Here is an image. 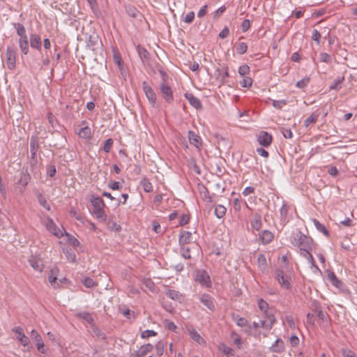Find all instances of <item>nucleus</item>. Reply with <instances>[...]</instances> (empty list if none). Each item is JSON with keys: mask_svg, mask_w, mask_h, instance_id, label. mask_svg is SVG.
<instances>
[{"mask_svg": "<svg viewBox=\"0 0 357 357\" xmlns=\"http://www.w3.org/2000/svg\"><path fill=\"white\" fill-rule=\"evenodd\" d=\"M160 90L165 101L168 104H171L174 101L173 91L171 86L167 83L161 82L160 84Z\"/></svg>", "mask_w": 357, "mask_h": 357, "instance_id": "5", "label": "nucleus"}, {"mask_svg": "<svg viewBox=\"0 0 357 357\" xmlns=\"http://www.w3.org/2000/svg\"><path fill=\"white\" fill-rule=\"evenodd\" d=\"M236 52L238 54L242 55V54H245L247 52L248 45H247V44L245 43L241 42V43L237 44V45L236 47Z\"/></svg>", "mask_w": 357, "mask_h": 357, "instance_id": "43", "label": "nucleus"}, {"mask_svg": "<svg viewBox=\"0 0 357 357\" xmlns=\"http://www.w3.org/2000/svg\"><path fill=\"white\" fill-rule=\"evenodd\" d=\"M77 134L82 139H89L91 136V130L89 126H85L79 130Z\"/></svg>", "mask_w": 357, "mask_h": 357, "instance_id": "28", "label": "nucleus"}, {"mask_svg": "<svg viewBox=\"0 0 357 357\" xmlns=\"http://www.w3.org/2000/svg\"><path fill=\"white\" fill-rule=\"evenodd\" d=\"M29 264L32 268H33L36 271H41L42 268L38 261L35 259H30L29 260Z\"/></svg>", "mask_w": 357, "mask_h": 357, "instance_id": "54", "label": "nucleus"}, {"mask_svg": "<svg viewBox=\"0 0 357 357\" xmlns=\"http://www.w3.org/2000/svg\"><path fill=\"white\" fill-rule=\"evenodd\" d=\"M309 82H310V78L307 77H305L303 79L298 81L296 84V86L298 88L304 89L305 86H307V85L308 84Z\"/></svg>", "mask_w": 357, "mask_h": 357, "instance_id": "51", "label": "nucleus"}, {"mask_svg": "<svg viewBox=\"0 0 357 357\" xmlns=\"http://www.w3.org/2000/svg\"><path fill=\"white\" fill-rule=\"evenodd\" d=\"M320 61L329 63L331 62V56L329 54L322 52L319 54Z\"/></svg>", "mask_w": 357, "mask_h": 357, "instance_id": "52", "label": "nucleus"}, {"mask_svg": "<svg viewBox=\"0 0 357 357\" xmlns=\"http://www.w3.org/2000/svg\"><path fill=\"white\" fill-rule=\"evenodd\" d=\"M83 284L87 288H91L97 286V283L91 278H86L83 280Z\"/></svg>", "mask_w": 357, "mask_h": 357, "instance_id": "50", "label": "nucleus"}, {"mask_svg": "<svg viewBox=\"0 0 357 357\" xmlns=\"http://www.w3.org/2000/svg\"><path fill=\"white\" fill-rule=\"evenodd\" d=\"M56 173V168L55 165L54 163L50 164L47 167V176H49L50 178H53L55 176Z\"/></svg>", "mask_w": 357, "mask_h": 357, "instance_id": "45", "label": "nucleus"}, {"mask_svg": "<svg viewBox=\"0 0 357 357\" xmlns=\"http://www.w3.org/2000/svg\"><path fill=\"white\" fill-rule=\"evenodd\" d=\"M181 256L185 259H190L191 258L190 250L189 248H184L182 246L181 249Z\"/></svg>", "mask_w": 357, "mask_h": 357, "instance_id": "61", "label": "nucleus"}, {"mask_svg": "<svg viewBox=\"0 0 357 357\" xmlns=\"http://www.w3.org/2000/svg\"><path fill=\"white\" fill-rule=\"evenodd\" d=\"M157 335V333L153 330H146L141 333L142 338H149Z\"/></svg>", "mask_w": 357, "mask_h": 357, "instance_id": "56", "label": "nucleus"}, {"mask_svg": "<svg viewBox=\"0 0 357 357\" xmlns=\"http://www.w3.org/2000/svg\"><path fill=\"white\" fill-rule=\"evenodd\" d=\"M192 233L188 231H181L178 238V243L181 246L190 243L191 241Z\"/></svg>", "mask_w": 357, "mask_h": 357, "instance_id": "20", "label": "nucleus"}, {"mask_svg": "<svg viewBox=\"0 0 357 357\" xmlns=\"http://www.w3.org/2000/svg\"><path fill=\"white\" fill-rule=\"evenodd\" d=\"M17 340L20 342V344L24 347H27L28 349L32 348L31 345L30 339L26 335H21V337H17Z\"/></svg>", "mask_w": 357, "mask_h": 357, "instance_id": "34", "label": "nucleus"}, {"mask_svg": "<svg viewBox=\"0 0 357 357\" xmlns=\"http://www.w3.org/2000/svg\"><path fill=\"white\" fill-rule=\"evenodd\" d=\"M91 329H92L93 333H94V335L96 337H98V338H100L101 340H106V338H107L106 334L105 333H103L100 328H99L98 326H96V324L91 327Z\"/></svg>", "mask_w": 357, "mask_h": 357, "instance_id": "38", "label": "nucleus"}, {"mask_svg": "<svg viewBox=\"0 0 357 357\" xmlns=\"http://www.w3.org/2000/svg\"><path fill=\"white\" fill-rule=\"evenodd\" d=\"M153 349V346L150 343H147L141 346L139 350V352H141V354L143 356H145L149 352L151 351Z\"/></svg>", "mask_w": 357, "mask_h": 357, "instance_id": "41", "label": "nucleus"}, {"mask_svg": "<svg viewBox=\"0 0 357 357\" xmlns=\"http://www.w3.org/2000/svg\"><path fill=\"white\" fill-rule=\"evenodd\" d=\"M155 349L157 351V354L160 356L163 354L164 352V344L162 341L158 342L155 344Z\"/></svg>", "mask_w": 357, "mask_h": 357, "instance_id": "62", "label": "nucleus"}, {"mask_svg": "<svg viewBox=\"0 0 357 357\" xmlns=\"http://www.w3.org/2000/svg\"><path fill=\"white\" fill-rule=\"evenodd\" d=\"M90 202L93 207V214L100 222H105L107 215L104 210L105 204L102 197L92 195Z\"/></svg>", "mask_w": 357, "mask_h": 357, "instance_id": "3", "label": "nucleus"}, {"mask_svg": "<svg viewBox=\"0 0 357 357\" xmlns=\"http://www.w3.org/2000/svg\"><path fill=\"white\" fill-rule=\"evenodd\" d=\"M188 135L189 142L192 145L197 148H199L202 145V139L195 132L189 130Z\"/></svg>", "mask_w": 357, "mask_h": 357, "instance_id": "18", "label": "nucleus"}, {"mask_svg": "<svg viewBox=\"0 0 357 357\" xmlns=\"http://www.w3.org/2000/svg\"><path fill=\"white\" fill-rule=\"evenodd\" d=\"M321 38V33L317 30H313L312 39L316 42L317 45L320 44V38Z\"/></svg>", "mask_w": 357, "mask_h": 357, "instance_id": "63", "label": "nucleus"}, {"mask_svg": "<svg viewBox=\"0 0 357 357\" xmlns=\"http://www.w3.org/2000/svg\"><path fill=\"white\" fill-rule=\"evenodd\" d=\"M234 318V321L238 326L243 327L248 325V320L245 318L241 317L239 315H236Z\"/></svg>", "mask_w": 357, "mask_h": 357, "instance_id": "47", "label": "nucleus"}, {"mask_svg": "<svg viewBox=\"0 0 357 357\" xmlns=\"http://www.w3.org/2000/svg\"><path fill=\"white\" fill-rule=\"evenodd\" d=\"M226 211L227 208L224 206L218 204L216 206L214 213L218 218H222L225 215Z\"/></svg>", "mask_w": 357, "mask_h": 357, "instance_id": "33", "label": "nucleus"}, {"mask_svg": "<svg viewBox=\"0 0 357 357\" xmlns=\"http://www.w3.org/2000/svg\"><path fill=\"white\" fill-rule=\"evenodd\" d=\"M184 96L188 100L192 107L199 110L202 109V104L200 100L195 97L192 93H185Z\"/></svg>", "mask_w": 357, "mask_h": 357, "instance_id": "14", "label": "nucleus"}, {"mask_svg": "<svg viewBox=\"0 0 357 357\" xmlns=\"http://www.w3.org/2000/svg\"><path fill=\"white\" fill-rule=\"evenodd\" d=\"M278 283L281 286V287L289 290L291 289V284L289 282V277L288 275H285L283 279H281L278 281Z\"/></svg>", "mask_w": 357, "mask_h": 357, "instance_id": "37", "label": "nucleus"}, {"mask_svg": "<svg viewBox=\"0 0 357 357\" xmlns=\"http://www.w3.org/2000/svg\"><path fill=\"white\" fill-rule=\"evenodd\" d=\"M138 55L142 59V62L149 61L150 59V54L149 52L142 45H138L137 47Z\"/></svg>", "mask_w": 357, "mask_h": 357, "instance_id": "22", "label": "nucleus"}, {"mask_svg": "<svg viewBox=\"0 0 357 357\" xmlns=\"http://www.w3.org/2000/svg\"><path fill=\"white\" fill-rule=\"evenodd\" d=\"M13 26L16 30V33L18 36L26 34V29L24 26L21 23H14Z\"/></svg>", "mask_w": 357, "mask_h": 357, "instance_id": "40", "label": "nucleus"}, {"mask_svg": "<svg viewBox=\"0 0 357 357\" xmlns=\"http://www.w3.org/2000/svg\"><path fill=\"white\" fill-rule=\"evenodd\" d=\"M200 302L204 305L208 309L211 311H214L215 305L213 302V298L209 294H202L199 298Z\"/></svg>", "mask_w": 357, "mask_h": 357, "instance_id": "15", "label": "nucleus"}, {"mask_svg": "<svg viewBox=\"0 0 357 357\" xmlns=\"http://www.w3.org/2000/svg\"><path fill=\"white\" fill-rule=\"evenodd\" d=\"M113 144L114 140L112 138L107 139L104 143L103 151L105 153H109L113 146Z\"/></svg>", "mask_w": 357, "mask_h": 357, "instance_id": "49", "label": "nucleus"}, {"mask_svg": "<svg viewBox=\"0 0 357 357\" xmlns=\"http://www.w3.org/2000/svg\"><path fill=\"white\" fill-rule=\"evenodd\" d=\"M64 253L68 260L72 262H75L76 260V255L72 249H66L64 250Z\"/></svg>", "mask_w": 357, "mask_h": 357, "instance_id": "48", "label": "nucleus"}, {"mask_svg": "<svg viewBox=\"0 0 357 357\" xmlns=\"http://www.w3.org/2000/svg\"><path fill=\"white\" fill-rule=\"evenodd\" d=\"M141 185L143 187V189L146 192H150L153 191V185L152 183L149 181V178L146 177H144L141 181Z\"/></svg>", "mask_w": 357, "mask_h": 357, "instance_id": "32", "label": "nucleus"}, {"mask_svg": "<svg viewBox=\"0 0 357 357\" xmlns=\"http://www.w3.org/2000/svg\"><path fill=\"white\" fill-rule=\"evenodd\" d=\"M253 229L259 231L261 227V218L259 214L255 215V218L250 222Z\"/></svg>", "mask_w": 357, "mask_h": 357, "instance_id": "29", "label": "nucleus"}, {"mask_svg": "<svg viewBox=\"0 0 357 357\" xmlns=\"http://www.w3.org/2000/svg\"><path fill=\"white\" fill-rule=\"evenodd\" d=\"M259 239L264 245L270 243L273 239V234L269 230H264L259 234Z\"/></svg>", "mask_w": 357, "mask_h": 357, "instance_id": "21", "label": "nucleus"}, {"mask_svg": "<svg viewBox=\"0 0 357 357\" xmlns=\"http://www.w3.org/2000/svg\"><path fill=\"white\" fill-rule=\"evenodd\" d=\"M86 47L93 51H95L98 48L99 42H100L98 35L94 32L86 38Z\"/></svg>", "mask_w": 357, "mask_h": 357, "instance_id": "11", "label": "nucleus"}, {"mask_svg": "<svg viewBox=\"0 0 357 357\" xmlns=\"http://www.w3.org/2000/svg\"><path fill=\"white\" fill-rule=\"evenodd\" d=\"M19 43V47L22 53L24 55L28 54L29 52V40H26L25 42L22 41H18Z\"/></svg>", "mask_w": 357, "mask_h": 357, "instance_id": "39", "label": "nucleus"}, {"mask_svg": "<svg viewBox=\"0 0 357 357\" xmlns=\"http://www.w3.org/2000/svg\"><path fill=\"white\" fill-rule=\"evenodd\" d=\"M343 79L344 77H342V79H338L335 80L334 83L330 86L329 89L331 90H339L341 88L340 84L342 82Z\"/></svg>", "mask_w": 357, "mask_h": 357, "instance_id": "59", "label": "nucleus"}, {"mask_svg": "<svg viewBox=\"0 0 357 357\" xmlns=\"http://www.w3.org/2000/svg\"><path fill=\"white\" fill-rule=\"evenodd\" d=\"M257 141L263 147H268L273 142V136L266 131H260L257 135Z\"/></svg>", "mask_w": 357, "mask_h": 357, "instance_id": "7", "label": "nucleus"}, {"mask_svg": "<svg viewBox=\"0 0 357 357\" xmlns=\"http://www.w3.org/2000/svg\"><path fill=\"white\" fill-rule=\"evenodd\" d=\"M30 158H29V165L31 171L34 172L36 170L39 169L40 166L42 165L40 162L39 164L37 153L40 149V144L38 137L36 135H33L30 138Z\"/></svg>", "mask_w": 357, "mask_h": 357, "instance_id": "1", "label": "nucleus"}, {"mask_svg": "<svg viewBox=\"0 0 357 357\" xmlns=\"http://www.w3.org/2000/svg\"><path fill=\"white\" fill-rule=\"evenodd\" d=\"M287 101L286 100H273V106L278 109H282V107L287 105Z\"/></svg>", "mask_w": 357, "mask_h": 357, "instance_id": "55", "label": "nucleus"}, {"mask_svg": "<svg viewBox=\"0 0 357 357\" xmlns=\"http://www.w3.org/2000/svg\"><path fill=\"white\" fill-rule=\"evenodd\" d=\"M258 266L261 271H264L267 269L268 264L265 255L259 254L257 257Z\"/></svg>", "mask_w": 357, "mask_h": 357, "instance_id": "30", "label": "nucleus"}, {"mask_svg": "<svg viewBox=\"0 0 357 357\" xmlns=\"http://www.w3.org/2000/svg\"><path fill=\"white\" fill-rule=\"evenodd\" d=\"M195 281L202 286L209 287L211 286V279L208 273L205 270H199L197 272Z\"/></svg>", "mask_w": 357, "mask_h": 357, "instance_id": "9", "label": "nucleus"}, {"mask_svg": "<svg viewBox=\"0 0 357 357\" xmlns=\"http://www.w3.org/2000/svg\"><path fill=\"white\" fill-rule=\"evenodd\" d=\"M189 335L191 337V339H192L195 342H197L199 344L204 342V339L197 333V331L193 328H192L191 329L189 330Z\"/></svg>", "mask_w": 357, "mask_h": 357, "instance_id": "26", "label": "nucleus"}, {"mask_svg": "<svg viewBox=\"0 0 357 357\" xmlns=\"http://www.w3.org/2000/svg\"><path fill=\"white\" fill-rule=\"evenodd\" d=\"M165 294L167 297L174 301H181L182 299V294L178 291L169 289Z\"/></svg>", "mask_w": 357, "mask_h": 357, "instance_id": "27", "label": "nucleus"}, {"mask_svg": "<svg viewBox=\"0 0 357 357\" xmlns=\"http://www.w3.org/2000/svg\"><path fill=\"white\" fill-rule=\"evenodd\" d=\"M291 243L301 248V251L312 250L316 245L313 239L298 231L291 240Z\"/></svg>", "mask_w": 357, "mask_h": 357, "instance_id": "2", "label": "nucleus"}, {"mask_svg": "<svg viewBox=\"0 0 357 357\" xmlns=\"http://www.w3.org/2000/svg\"><path fill=\"white\" fill-rule=\"evenodd\" d=\"M199 193L202 199L204 201L213 202L212 198L210 196L209 191L204 185L199 187Z\"/></svg>", "mask_w": 357, "mask_h": 357, "instance_id": "24", "label": "nucleus"}, {"mask_svg": "<svg viewBox=\"0 0 357 357\" xmlns=\"http://www.w3.org/2000/svg\"><path fill=\"white\" fill-rule=\"evenodd\" d=\"M312 222L316 227V229L323 233L326 237H328L330 236L329 231L327 229V228L322 225L319 221H318L317 219L314 218L312 219Z\"/></svg>", "mask_w": 357, "mask_h": 357, "instance_id": "25", "label": "nucleus"}, {"mask_svg": "<svg viewBox=\"0 0 357 357\" xmlns=\"http://www.w3.org/2000/svg\"><path fill=\"white\" fill-rule=\"evenodd\" d=\"M30 47L39 52L42 50V41L40 36L37 33H31L29 35Z\"/></svg>", "mask_w": 357, "mask_h": 357, "instance_id": "12", "label": "nucleus"}, {"mask_svg": "<svg viewBox=\"0 0 357 357\" xmlns=\"http://www.w3.org/2000/svg\"><path fill=\"white\" fill-rule=\"evenodd\" d=\"M271 352L281 354L285 350V345L284 341L278 338L275 340V343L268 348Z\"/></svg>", "mask_w": 357, "mask_h": 357, "instance_id": "16", "label": "nucleus"}, {"mask_svg": "<svg viewBox=\"0 0 357 357\" xmlns=\"http://www.w3.org/2000/svg\"><path fill=\"white\" fill-rule=\"evenodd\" d=\"M317 317L319 321V324L322 327H327L329 324L328 319L329 318V315L326 312H324L323 311H319L317 313Z\"/></svg>", "mask_w": 357, "mask_h": 357, "instance_id": "23", "label": "nucleus"}, {"mask_svg": "<svg viewBox=\"0 0 357 357\" xmlns=\"http://www.w3.org/2000/svg\"><path fill=\"white\" fill-rule=\"evenodd\" d=\"M37 199L39 204L44 207L46 210L50 211V205L47 203L45 197L40 192L36 194Z\"/></svg>", "mask_w": 357, "mask_h": 357, "instance_id": "31", "label": "nucleus"}, {"mask_svg": "<svg viewBox=\"0 0 357 357\" xmlns=\"http://www.w3.org/2000/svg\"><path fill=\"white\" fill-rule=\"evenodd\" d=\"M327 278L329 282L335 287L341 288L343 283L335 275V273L331 271H327Z\"/></svg>", "mask_w": 357, "mask_h": 357, "instance_id": "19", "label": "nucleus"}, {"mask_svg": "<svg viewBox=\"0 0 357 357\" xmlns=\"http://www.w3.org/2000/svg\"><path fill=\"white\" fill-rule=\"evenodd\" d=\"M108 228L116 232L120 231L121 230V227L119 224L115 222H111L110 220L108 222Z\"/></svg>", "mask_w": 357, "mask_h": 357, "instance_id": "53", "label": "nucleus"}, {"mask_svg": "<svg viewBox=\"0 0 357 357\" xmlns=\"http://www.w3.org/2000/svg\"><path fill=\"white\" fill-rule=\"evenodd\" d=\"M31 338L36 342L38 351L41 354H46L47 348L44 344L42 337L35 329L31 331Z\"/></svg>", "mask_w": 357, "mask_h": 357, "instance_id": "8", "label": "nucleus"}, {"mask_svg": "<svg viewBox=\"0 0 357 357\" xmlns=\"http://www.w3.org/2000/svg\"><path fill=\"white\" fill-rule=\"evenodd\" d=\"M258 307L261 311L264 312V313H266L268 312V304L263 298H260L258 301Z\"/></svg>", "mask_w": 357, "mask_h": 357, "instance_id": "44", "label": "nucleus"}, {"mask_svg": "<svg viewBox=\"0 0 357 357\" xmlns=\"http://www.w3.org/2000/svg\"><path fill=\"white\" fill-rule=\"evenodd\" d=\"M264 314L266 317L268 321H269V324H267L266 328L267 329H271L274 323L275 322V318L273 314H269L268 312L264 313Z\"/></svg>", "mask_w": 357, "mask_h": 357, "instance_id": "46", "label": "nucleus"}, {"mask_svg": "<svg viewBox=\"0 0 357 357\" xmlns=\"http://www.w3.org/2000/svg\"><path fill=\"white\" fill-rule=\"evenodd\" d=\"M46 228L50 232L57 237L62 236L60 229L57 227L54 220L50 217L47 218Z\"/></svg>", "mask_w": 357, "mask_h": 357, "instance_id": "13", "label": "nucleus"}, {"mask_svg": "<svg viewBox=\"0 0 357 357\" xmlns=\"http://www.w3.org/2000/svg\"><path fill=\"white\" fill-rule=\"evenodd\" d=\"M319 118V114L312 113L304 121V126L308 127L312 123H315Z\"/></svg>", "mask_w": 357, "mask_h": 357, "instance_id": "36", "label": "nucleus"}, {"mask_svg": "<svg viewBox=\"0 0 357 357\" xmlns=\"http://www.w3.org/2000/svg\"><path fill=\"white\" fill-rule=\"evenodd\" d=\"M142 85L143 91L145 93L149 103L152 107H155L156 104L157 96L154 90L150 85L147 84L146 81H143Z\"/></svg>", "mask_w": 357, "mask_h": 357, "instance_id": "6", "label": "nucleus"}, {"mask_svg": "<svg viewBox=\"0 0 357 357\" xmlns=\"http://www.w3.org/2000/svg\"><path fill=\"white\" fill-rule=\"evenodd\" d=\"M126 11L128 16L133 19L142 20V14L135 6L129 5L126 6Z\"/></svg>", "mask_w": 357, "mask_h": 357, "instance_id": "17", "label": "nucleus"}, {"mask_svg": "<svg viewBox=\"0 0 357 357\" xmlns=\"http://www.w3.org/2000/svg\"><path fill=\"white\" fill-rule=\"evenodd\" d=\"M17 178V180L15 183L16 188L20 194H23L31 178L30 174L28 172L27 168L23 167L20 171Z\"/></svg>", "mask_w": 357, "mask_h": 357, "instance_id": "4", "label": "nucleus"}, {"mask_svg": "<svg viewBox=\"0 0 357 357\" xmlns=\"http://www.w3.org/2000/svg\"><path fill=\"white\" fill-rule=\"evenodd\" d=\"M108 188L112 190H119L122 188V185L119 181H111L108 183Z\"/></svg>", "mask_w": 357, "mask_h": 357, "instance_id": "57", "label": "nucleus"}, {"mask_svg": "<svg viewBox=\"0 0 357 357\" xmlns=\"http://www.w3.org/2000/svg\"><path fill=\"white\" fill-rule=\"evenodd\" d=\"M195 19V13L190 11L186 14L184 18V22L188 24H191Z\"/></svg>", "mask_w": 357, "mask_h": 357, "instance_id": "64", "label": "nucleus"}, {"mask_svg": "<svg viewBox=\"0 0 357 357\" xmlns=\"http://www.w3.org/2000/svg\"><path fill=\"white\" fill-rule=\"evenodd\" d=\"M238 72L241 76H245L250 72V67L246 64L242 65L239 67Z\"/></svg>", "mask_w": 357, "mask_h": 357, "instance_id": "58", "label": "nucleus"}, {"mask_svg": "<svg viewBox=\"0 0 357 357\" xmlns=\"http://www.w3.org/2000/svg\"><path fill=\"white\" fill-rule=\"evenodd\" d=\"M79 317L81 319H84L87 323H89L91 325V327H92L93 325H95L94 319L90 313L86 312L79 313Z\"/></svg>", "mask_w": 357, "mask_h": 357, "instance_id": "35", "label": "nucleus"}, {"mask_svg": "<svg viewBox=\"0 0 357 357\" xmlns=\"http://www.w3.org/2000/svg\"><path fill=\"white\" fill-rule=\"evenodd\" d=\"M48 280L50 283L54 288H57L59 287V283L57 282V278L56 275H54V270L50 271V274L49 275Z\"/></svg>", "mask_w": 357, "mask_h": 357, "instance_id": "42", "label": "nucleus"}, {"mask_svg": "<svg viewBox=\"0 0 357 357\" xmlns=\"http://www.w3.org/2000/svg\"><path fill=\"white\" fill-rule=\"evenodd\" d=\"M6 62L8 68L13 70L15 68L16 50L12 47H8L6 50Z\"/></svg>", "mask_w": 357, "mask_h": 357, "instance_id": "10", "label": "nucleus"}, {"mask_svg": "<svg viewBox=\"0 0 357 357\" xmlns=\"http://www.w3.org/2000/svg\"><path fill=\"white\" fill-rule=\"evenodd\" d=\"M144 286L149 290L153 291L155 289V284L151 278H147L144 281Z\"/></svg>", "mask_w": 357, "mask_h": 357, "instance_id": "60", "label": "nucleus"}]
</instances>
